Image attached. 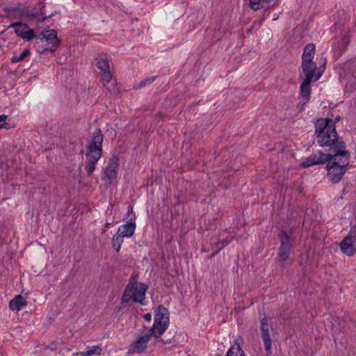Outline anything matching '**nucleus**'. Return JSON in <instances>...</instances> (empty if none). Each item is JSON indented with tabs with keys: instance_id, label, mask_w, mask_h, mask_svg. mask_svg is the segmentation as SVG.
I'll use <instances>...</instances> for the list:
<instances>
[{
	"instance_id": "nucleus-25",
	"label": "nucleus",
	"mask_w": 356,
	"mask_h": 356,
	"mask_svg": "<svg viewBox=\"0 0 356 356\" xmlns=\"http://www.w3.org/2000/svg\"><path fill=\"white\" fill-rule=\"evenodd\" d=\"M102 348L99 346H93L91 349L88 350L86 353H76L72 356H99L101 354Z\"/></svg>"
},
{
	"instance_id": "nucleus-24",
	"label": "nucleus",
	"mask_w": 356,
	"mask_h": 356,
	"mask_svg": "<svg viewBox=\"0 0 356 356\" xmlns=\"http://www.w3.org/2000/svg\"><path fill=\"white\" fill-rule=\"evenodd\" d=\"M315 45L312 43L307 44L303 50V54L302 56V58H307L309 60H313L314 55L315 53Z\"/></svg>"
},
{
	"instance_id": "nucleus-33",
	"label": "nucleus",
	"mask_w": 356,
	"mask_h": 356,
	"mask_svg": "<svg viewBox=\"0 0 356 356\" xmlns=\"http://www.w3.org/2000/svg\"><path fill=\"white\" fill-rule=\"evenodd\" d=\"M155 80V77L154 76H152V77H148L145 80L141 81L140 83V87H143V86H146L147 84H150L152 83Z\"/></svg>"
},
{
	"instance_id": "nucleus-12",
	"label": "nucleus",
	"mask_w": 356,
	"mask_h": 356,
	"mask_svg": "<svg viewBox=\"0 0 356 356\" xmlns=\"http://www.w3.org/2000/svg\"><path fill=\"white\" fill-rule=\"evenodd\" d=\"M261 337L264 341L266 352L270 355L272 354V339L269 333V325L266 316L261 319Z\"/></svg>"
},
{
	"instance_id": "nucleus-31",
	"label": "nucleus",
	"mask_w": 356,
	"mask_h": 356,
	"mask_svg": "<svg viewBox=\"0 0 356 356\" xmlns=\"http://www.w3.org/2000/svg\"><path fill=\"white\" fill-rule=\"evenodd\" d=\"M346 236L356 241V225L351 227Z\"/></svg>"
},
{
	"instance_id": "nucleus-40",
	"label": "nucleus",
	"mask_w": 356,
	"mask_h": 356,
	"mask_svg": "<svg viewBox=\"0 0 356 356\" xmlns=\"http://www.w3.org/2000/svg\"><path fill=\"white\" fill-rule=\"evenodd\" d=\"M251 31H252V28H250V29L248 31V32H251Z\"/></svg>"
},
{
	"instance_id": "nucleus-7",
	"label": "nucleus",
	"mask_w": 356,
	"mask_h": 356,
	"mask_svg": "<svg viewBox=\"0 0 356 356\" xmlns=\"http://www.w3.org/2000/svg\"><path fill=\"white\" fill-rule=\"evenodd\" d=\"M46 42H48V46L44 47L40 45L37 46V51L41 54H45L47 52H54L59 47L60 40L57 37V31L54 29H46Z\"/></svg>"
},
{
	"instance_id": "nucleus-23",
	"label": "nucleus",
	"mask_w": 356,
	"mask_h": 356,
	"mask_svg": "<svg viewBox=\"0 0 356 356\" xmlns=\"http://www.w3.org/2000/svg\"><path fill=\"white\" fill-rule=\"evenodd\" d=\"M134 289V283L130 282L126 286L124 293L122 296V302L127 303L130 301V300L133 299V290Z\"/></svg>"
},
{
	"instance_id": "nucleus-14",
	"label": "nucleus",
	"mask_w": 356,
	"mask_h": 356,
	"mask_svg": "<svg viewBox=\"0 0 356 356\" xmlns=\"http://www.w3.org/2000/svg\"><path fill=\"white\" fill-rule=\"evenodd\" d=\"M119 167V158L116 155H113L109 159L108 163L106 165L104 177L106 179L111 181L117 176V171Z\"/></svg>"
},
{
	"instance_id": "nucleus-26",
	"label": "nucleus",
	"mask_w": 356,
	"mask_h": 356,
	"mask_svg": "<svg viewBox=\"0 0 356 356\" xmlns=\"http://www.w3.org/2000/svg\"><path fill=\"white\" fill-rule=\"evenodd\" d=\"M123 242V236L118 234L114 235L112 238V246L117 252L120 251L121 245Z\"/></svg>"
},
{
	"instance_id": "nucleus-28",
	"label": "nucleus",
	"mask_w": 356,
	"mask_h": 356,
	"mask_svg": "<svg viewBox=\"0 0 356 356\" xmlns=\"http://www.w3.org/2000/svg\"><path fill=\"white\" fill-rule=\"evenodd\" d=\"M112 76H113V75L111 72V70L102 72V80L104 84L105 83H108L111 80Z\"/></svg>"
},
{
	"instance_id": "nucleus-9",
	"label": "nucleus",
	"mask_w": 356,
	"mask_h": 356,
	"mask_svg": "<svg viewBox=\"0 0 356 356\" xmlns=\"http://www.w3.org/2000/svg\"><path fill=\"white\" fill-rule=\"evenodd\" d=\"M332 155V153L329 151L327 153H323L322 151L318 150L308 156L305 161L301 163V166L304 168H307L314 165L327 163L329 159H331Z\"/></svg>"
},
{
	"instance_id": "nucleus-4",
	"label": "nucleus",
	"mask_w": 356,
	"mask_h": 356,
	"mask_svg": "<svg viewBox=\"0 0 356 356\" xmlns=\"http://www.w3.org/2000/svg\"><path fill=\"white\" fill-rule=\"evenodd\" d=\"M170 323L169 312L163 305H160L154 312V323L149 329L152 333H154L156 341V345L161 347L167 341L164 339H158L161 334L167 330Z\"/></svg>"
},
{
	"instance_id": "nucleus-36",
	"label": "nucleus",
	"mask_w": 356,
	"mask_h": 356,
	"mask_svg": "<svg viewBox=\"0 0 356 356\" xmlns=\"http://www.w3.org/2000/svg\"><path fill=\"white\" fill-rule=\"evenodd\" d=\"M144 319L147 321H150L152 320V314L150 313L145 314Z\"/></svg>"
},
{
	"instance_id": "nucleus-19",
	"label": "nucleus",
	"mask_w": 356,
	"mask_h": 356,
	"mask_svg": "<svg viewBox=\"0 0 356 356\" xmlns=\"http://www.w3.org/2000/svg\"><path fill=\"white\" fill-rule=\"evenodd\" d=\"M277 4L275 0H250V7L254 10H258L260 8L270 10Z\"/></svg>"
},
{
	"instance_id": "nucleus-34",
	"label": "nucleus",
	"mask_w": 356,
	"mask_h": 356,
	"mask_svg": "<svg viewBox=\"0 0 356 356\" xmlns=\"http://www.w3.org/2000/svg\"><path fill=\"white\" fill-rule=\"evenodd\" d=\"M35 38L39 39L41 42L46 40V29H44L40 34L35 35Z\"/></svg>"
},
{
	"instance_id": "nucleus-13",
	"label": "nucleus",
	"mask_w": 356,
	"mask_h": 356,
	"mask_svg": "<svg viewBox=\"0 0 356 356\" xmlns=\"http://www.w3.org/2000/svg\"><path fill=\"white\" fill-rule=\"evenodd\" d=\"M312 79H309V78H305V80L300 85V96L303 99L302 102H300L298 104V108H299V112H301L304 110L305 106L309 101L311 97V83Z\"/></svg>"
},
{
	"instance_id": "nucleus-17",
	"label": "nucleus",
	"mask_w": 356,
	"mask_h": 356,
	"mask_svg": "<svg viewBox=\"0 0 356 356\" xmlns=\"http://www.w3.org/2000/svg\"><path fill=\"white\" fill-rule=\"evenodd\" d=\"M134 283V289L133 290V301L135 302H139L143 305V301L145 298V292L147 291V286L143 283H140L139 285L137 284V282Z\"/></svg>"
},
{
	"instance_id": "nucleus-3",
	"label": "nucleus",
	"mask_w": 356,
	"mask_h": 356,
	"mask_svg": "<svg viewBox=\"0 0 356 356\" xmlns=\"http://www.w3.org/2000/svg\"><path fill=\"white\" fill-rule=\"evenodd\" d=\"M103 138L104 136L101 129H97L92 134V141L87 146V152L86 154L87 161L85 168L88 176L92 174L95 169V164L101 158Z\"/></svg>"
},
{
	"instance_id": "nucleus-35",
	"label": "nucleus",
	"mask_w": 356,
	"mask_h": 356,
	"mask_svg": "<svg viewBox=\"0 0 356 356\" xmlns=\"http://www.w3.org/2000/svg\"><path fill=\"white\" fill-rule=\"evenodd\" d=\"M134 214L133 213V207L131 205H129L124 220H129V219L130 218L129 216H132L131 217H134Z\"/></svg>"
},
{
	"instance_id": "nucleus-11",
	"label": "nucleus",
	"mask_w": 356,
	"mask_h": 356,
	"mask_svg": "<svg viewBox=\"0 0 356 356\" xmlns=\"http://www.w3.org/2000/svg\"><path fill=\"white\" fill-rule=\"evenodd\" d=\"M155 335H156L154 333H152V331L149 330L148 333L138 337L135 341L133 342V343L131 345L129 353H143L147 346L149 341L150 340V338L152 337H155Z\"/></svg>"
},
{
	"instance_id": "nucleus-18",
	"label": "nucleus",
	"mask_w": 356,
	"mask_h": 356,
	"mask_svg": "<svg viewBox=\"0 0 356 356\" xmlns=\"http://www.w3.org/2000/svg\"><path fill=\"white\" fill-rule=\"evenodd\" d=\"M301 67L305 78L313 79L317 67L316 64L312 60L302 58Z\"/></svg>"
},
{
	"instance_id": "nucleus-21",
	"label": "nucleus",
	"mask_w": 356,
	"mask_h": 356,
	"mask_svg": "<svg viewBox=\"0 0 356 356\" xmlns=\"http://www.w3.org/2000/svg\"><path fill=\"white\" fill-rule=\"evenodd\" d=\"M226 356H245L238 339L234 340V345L229 349Z\"/></svg>"
},
{
	"instance_id": "nucleus-5",
	"label": "nucleus",
	"mask_w": 356,
	"mask_h": 356,
	"mask_svg": "<svg viewBox=\"0 0 356 356\" xmlns=\"http://www.w3.org/2000/svg\"><path fill=\"white\" fill-rule=\"evenodd\" d=\"M278 238L280 241V246L277 253V260L282 268L284 267V263L288 259L292 248L293 238L292 234L287 233L285 230H282L278 234Z\"/></svg>"
},
{
	"instance_id": "nucleus-20",
	"label": "nucleus",
	"mask_w": 356,
	"mask_h": 356,
	"mask_svg": "<svg viewBox=\"0 0 356 356\" xmlns=\"http://www.w3.org/2000/svg\"><path fill=\"white\" fill-rule=\"evenodd\" d=\"M27 304L26 300L21 295H17L9 303V307L11 310H20L23 306Z\"/></svg>"
},
{
	"instance_id": "nucleus-27",
	"label": "nucleus",
	"mask_w": 356,
	"mask_h": 356,
	"mask_svg": "<svg viewBox=\"0 0 356 356\" xmlns=\"http://www.w3.org/2000/svg\"><path fill=\"white\" fill-rule=\"evenodd\" d=\"M31 52L29 49H25L21 55L19 56H15L11 58V62L13 63H16L23 60L25 58L30 55Z\"/></svg>"
},
{
	"instance_id": "nucleus-29",
	"label": "nucleus",
	"mask_w": 356,
	"mask_h": 356,
	"mask_svg": "<svg viewBox=\"0 0 356 356\" xmlns=\"http://www.w3.org/2000/svg\"><path fill=\"white\" fill-rule=\"evenodd\" d=\"M8 116L4 114L0 115V129H9L10 128V124L5 122Z\"/></svg>"
},
{
	"instance_id": "nucleus-32",
	"label": "nucleus",
	"mask_w": 356,
	"mask_h": 356,
	"mask_svg": "<svg viewBox=\"0 0 356 356\" xmlns=\"http://www.w3.org/2000/svg\"><path fill=\"white\" fill-rule=\"evenodd\" d=\"M229 241H219L218 243H216V246L217 247L218 245L220 244H222V245L219 248H218V249H216L213 252V254H211V257L212 256H214L215 254H218L219 252V251L222 249L224 248V243H225L226 244H228Z\"/></svg>"
},
{
	"instance_id": "nucleus-16",
	"label": "nucleus",
	"mask_w": 356,
	"mask_h": 356,
	"mask_svg": "<svg viewBox=\"0 0 356 356\" xmlns=\"http://www.w3.org/2000/svg\"><path fill=\"white\" fill-rule=\"evenodd\" d=\"M339 247L344 254L352 257L356 252V241L346 236L339 243Z\"/></svg>"
},
{
	"instance_id": "nucleus-10",
	"label": "nucleus",
	"mask_w": 356,
	"mask_h": 356,
	"mask_svg": "<svg viewBox=\"0 0 356 356\" xmlns=\"http://www.w3.org/2000/svg\"><path fill=\"white\" fill-rule=\"evenodd\" d=\"M3 11L6 14V17L15 19L26 20V13H28L27 7L22 3H17L13 7H4Z\"/></svg>"
},
{
	"instance_id": "nucleus-2",
	"label": "nucleus",
	"mask_w": 356,
	"mask_h": 356,
	"mask_svg": "<svg viewBox=\"0 0 356 356\" xmlns=\"http://www.w3.org/2000/svg\"><path fill=\"white\" fill-rule=\"evenodd\" d=\"M337 152L331 156V159L327 162L326 170L330 180L333 184L339 183L343 176L350 167V154L348 150H344L343 143H339L337 147Z\"/></svg>"
},
{
	"instance_id": "nucleus-1",
	"label": "nucleus",
	"mask_w": 356,
	"mask_h": 356,
	"mask_svg": "<svg viewBox=\"0 0 356 356\" xmlns=\"http://www.w3.org/2000/svg\"><path fill=\"white\" fill-rule=\"evenodd\" d=\"M315 134L317 143L321 147H328L330 152L335 153L337 147L343 143L344 150L346 145L344 141L339 140V135L336 131L335 122L330 118H319L315 123Z\"/></svg>"
},
{
	"instance_id": "nucleus-30",
	"label": "nucleus",
	"mask_w": 356,
	"mask_h": 356,
	"mask_svg": "<svg viewBox=\"0 0 356 356\" xmlns=\"http://www.w3.org/2000/svg\"><path fill=\"white\" fill-rule=\"evenodd\" d=\"M349 39L347 38H344L342 39L341 43L339 44V47L338 48L339 49V50L341 51H343L346 47H348V44H349Z\"/></svg>"
},
{
	"instance_id": "nucleus-15",
	"label": "nucleus",
	"mask_w": 356,
	"mask_h": 356,
	"mask_svg": "<svg viewBox=\"0 0 356 356\" xmlns=\"http://www.w3.org/2000/svg\"><path fill=\"white\" fill-rule=\"evenodd\" d=\"M136 216L130 217L129 220L125 224L121 225L118 230V234H120L123 237H131L133 236L136 229Z\"/></svg>"
},
{
	"instance_id": "nucleus-39",
	"label": "nucleus",
	"mask_w": 356,
	"mask_h": 356,
	"mask_svg": "<svg viewBox=\"0 0 356 356\" xmlns=\"http://www.w3.org/2000/svg\"><path fill=\"white\" fill-rule=\"evenodd\" d=\"M110 225H111V223H110V222H106V225H105V227H108Z\"/></svg>"
},
{
	"instance_id": "nucleus-38",
	"label": "nucleus",
	"mask_w": 356,
	"mask_h": 356,
	"mask_svg": "<svg viewBox=\"0 0 356 356\" xmlns=\"http://www.w3.org/2000/svg\"><path fill=\"white\" fill-rule=\"evenodd\" d=\"M340 120V117L338 115L336 118H335V120L334 122H335V123L337 122H338L339 120Z\"/></svg>"
},
{
	"instance_id": "nucleus-6",
	"label": "nucleus",
	"mask_w": 356,
	"mask_h": 356,
	"mask_svg": "<svg viewBox=\"0 0 356 356\" xmlns=\"http://www.w3.org/2000/svg\"><path fill=\"white\" fill-rule=\"evenodd\" d=\"M26 7L28 10V13H26L27 21L37 20L38 22H43L46 19L51 17L56 13V12H54L47 16H43L44 15L45 8L44 1H38L33 7H31L29 6Z\"/></svg>"
},
{
	"instance_id": "nucleus-37",
	"label": "nucleus",
	"mask_w": 356,
	"mask_h": 356,
	"mask_svg": "<svg viewBox=\"0 0 356 356\" xmlns=\"http://www.w3.org/2000/svg\"><path fill=\"white\" fill-rule=\"evenodd\" d=\"M321 76V73L318 72L316 76H315V79H314V81H317Z\"/></svg>"
},
{
	"instance_id": "nucleus-22",
	"label": "nucleus",
	"mask_w": 356,
	"mask_h": 356,
	"mask_svg": "<svg viewBox=\"0 0 356 356\" xmlns=\"http://www.w3.org/2000/svg\"><path fill=\"white\" fill-rule=\"evenodd\" d=\"M97 62L96 65L97 68L101 70L102 72L110 70L109 60L106 55L104 54L99 56V57L97 58Z\"/></svg>"
},
{
	"instance_id": "nucleus-8",
	"label": "nucleus",
	"mask_w": 356,
	"mask_h": 356,
	"mask_svg": "<svg viewBox=\"0 0 356 356\" xmlns=\"http://www.w3.org/2000/svg\"><path fill=\"white\" fill-rule=\"evenodd\" d=\"M13 28L17 37L26 41H31L35 38V34L34 30L30 29L27 24L21 21L12 23L8 27Z\"/></svg>"
}]
</instances>
